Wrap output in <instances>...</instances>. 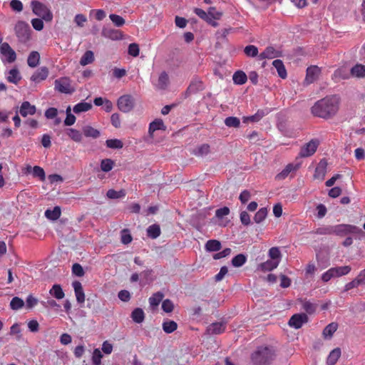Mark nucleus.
I'll list each match as a JSON object with an SVG mask.
<instances>
[{
    "mask_svg": "<svg viewBox=\"0 0 365 365\" xmlns=\"http://www.w3.org/2000/svg\"><path fill=\"white\" fill-rule=\"evenodd\" d=\"M340 98L338 96H327L317 101L311 108L313 115L323 119H330L338 112Z\"/></svg>",
    "mask_w": 365,
    "mask_h": 365,
    "instance_id": "f257e3e1",
    "label": "nucleus"
},
{
    "mask_svg": "<svg viewBox=\"0 0 365 365\" xmlns=\"http://www.w3.org/2000/svg\"><path fill=\"white\" fill-rule=\"evenodd\" d=\"M275 351L271 346H259L251 355L255 365H268L274 359Z\"/></svg>",
    "mask_w": 365,
    "mask_h": 365,
    "instance_id": "f03ea898",
    "label": "nucleus"
},
{
    "mask_svg": "<svg viewBox=\"0 0 365 365\" xmlns=\"http://www.w3.org/2000/svg\"><path fill=\"white\" fill-rule=\"evenodd\" d=\"M33 12L40 16L46 21H51L53 19V14L50 9L43 3L38 1H31Z\"/></svg>",
    "mask_w": 365,
    "mask_h": 365,
    "instance_id": "7ed1b4c3",
    "label": "nucleus"
},
{
    "mask_svg": "<svg viewBox=\"0 0 365 365\" xmlns=\"http://www.w3.org/2000/svg\"><path fill=\"white\" fill-rule=\"evenodd\" d=\"M54 88L61 93L71 94L75 88L71 86V81L68 77H61L54 82Z\"/></svg>",
    "mask_w": 365,
    "mask_h": 365,
    "instance_id": "20e7f679",
    "label": "nucleus"
},
{
    "mask_svg": "<svg viewBox=\"0 0 365 365\" xmlns=\"http://www.w3.org/2000/svg\"><path fill=\"white\" fill-rule=\"evenodd\" d=\"M14 29L19 41L24 43L29 39L31 28L27 23L19 21L16 24Z\"/></svg>",
    "mask_w": 365,
    "mask_h": 365,
    "instance_id": "39448f33",
    "label": "nucleus"
},
{
    "mask_svg": "<svg viewBox=\"0 0 365 365\" xmlns=\"http://www.w3.org/2000/svg\"><path fill=\"white\" fill-rule=\"evenodd\" d=\"M135 106V101L131 95L126 94L121 96L117 101L118 109L123 113H128L133 110Z\"/></svg>",
    "mask_w": 365,
    "mask_h": 365,
    "instance_id": "423d86ee",
    "label": "nucleus"
},
{
    "mask_svg": "<svg viewBox=\"0 0 365 365\" xmlns=\"http://www.w3.org/2000/svg\"><path fill=\"white\" fill-rule=\"evenodd\" d=\"M361 230L354 225L340 224L333 226V234L338 236H345L349 233H358Z\"/></svg>",
    "mask_w": 365,
    "mask_h": 365,
    "instance_id": "0eeeda50",
    "label": "nucleus"
},
{
    "mask_svg": "<svg viewBox=\"0 0 365 365\" xmlns=\"http://www.w3.org/2000/svg\"><path fill=\"white\" fill-rule=\"evenodd\" d=\"M0 53L4 57L3 60H5L7 63H13L16 59V52L6 42L0 45Z\"/></svg>",
    "mask_w": 365,
    "mask_h": 365,
    "instance_id": "6e6552de",
    "label": "nucleus"
},
{
    "mask_svg": "<svg viewBox=\"0 0 365 365\" xmlns=\"http://www.w3.org/2000/svg\"><path fill=\"white\" fill-rule=\"evenodd\" d=\"M318 145V140H311L309 143H306L303 147H302L299 155L302 158H307L312 155L316 152Z\"/></svg>",
    "mask_w": 365,
    "mask_h": 365,
    "instance_id": "1a4fd4ad",
    "label": "nucleus"
},
{
    "mask_svg": "<svg viewBox=\"0 0 365 365\" xmlns=\"http://www.w3.org/2000/svg\"><path fill=\"white\" fill-rule=\"evenodd\" d=\"M308 322V317L306 314H295L289 319L288 324L295 329H299Z\"/></svg>",
    "mask_w": 365,
    "mask_h": 365,
    "instance_id": "9d476101",
    "label": "nucleus"
},
{
    "mask_svg": "<svg viewBox=\"0 0 365 365\" xmlns=\"http://www.w3.org/2000/svg\"><path fill=\"white\" fill-rule=\"evenodd\" d=\"M48 73L49 71L48 68L46 66L41 67L31 76V81L35 83H39L40 81H44L47 78Z\"/></svg>",
    "mask_w": 365,
    "mask_h": 365,
    "instance_id": "9b49d317",
    "label": "nucleus"
},
{
    "mask_svg": "<svg viewBox=\"0 0 365 365\" xmlns=\"http://www.w3.org/2000/svg\"><path fill=\"white\" fill-rule=\"evenodd\" d=\"M299 168V164H293L289 163L286 165V167L282 170V172L278 173L275 178L277 180H284L288 175L292 173L297 171Z\"/></svg>",
    "mask_w": 365,
    "mask_h": 365,
    "instance_id": "f8f14e48",
    "label": "nucleus"
},
{
    "mask_svg": "<svg viewBox=\"0 0 365 365\" xmlns=\"http://www.w3.org/2000/svg\"><path fill=\"white\" fill-rule=\"evenodd\" d=\"M321 72V69L317 66H312L310 67H308L307 69V75L305 81L308 83H312L314 81H316Z\"/></svg>",
    "mask_w": 365,
    "mask_h": 365,
    "instance_id": "ddd939ff",
    "label": "nucleus"
},
{
    "mask_svg": "<svg viewBox=\"0 0 365 365\" xmlns=\"http://www.w3.org/2000/svg\"><path fill=\"white\" fill-rule=\"evenodd\" d=\"M327 161L325 160H321L315 169L314 178L315 179L323 180L327 173Z\"/></svg>",
    "mask_w": 365,
    "mask_h": 365,
    "instance_id": "4468645a",
    "label": "nucleus"
},
{
    "mask_svg": "<svg viewBox=\"0 0 365 365\" xmlns=\"http://www.w3.org/2000/svg\"><path fill=\"white\" fill-rule=\"evenodd\" d=\"M101 34L105 38H110L111 40H119L122 38V34L120 31L110 28H103Z\"/></svg>",
    "mask_w": 365,
    "mask_h": 365,
    "instance_id": "2eb2a0df",
    "label": "nucleus"
},
{
    "mask_svg": "<svg viewBox=\"0 0 365 365\" xmlns=\"http://www.w3.org/2000/svg\"><path fill=\"white\" fill-rule=\"evenodd\" d=\"M165 130L166 126L165 125L162 119L157 118L149 124L148 133L151 138H153V133L156 130Z\"/></svg>",
    "mask_w": 365,
    "mask_h": 365,
    "instance_id": "dca6fc26",
    "label": "nucleus"
},
{
    "mask_svg": "<svg viewBox=\"0 0 365 365\" xmlns=\"http://www.w3.org/2000/svg\"><path fill=\"white\" fill-rule=\"evenodd\" d=\"M72 286L74 289L77 302L80 304L83 303L85 302V294L81 283L78 281H75L72 283Z\"/></svg>",
    "mask_w": 365,
    "mask_h": 365,
    "instance_id": "f3484780",
    "label": "nucleus"
},
{
    "mask_svg": "<svg viewBox=\"0 0 365 365\" xmlns=\"http://www.w3.org/2000/svg\"><path fill=\"white\" fill-rule=\"evenodd\" d=\"M270 112L269 108H265L262 110H258L257 112L252 115L248 117H243V123H247L248 121L251 122H258L264 116L267 115Z\"/></svg>",
    "mask_w": 365,
    "mask_h": 365,
    "instance_id": "a211bd4d",
    "label": "nucleus"
},
{
    "mask_svg": "<svg viewBox=\"0 0 365 365\" xmlns=\"http://www.w3.org/2000/svg\"><path fill=\"white\" fill-rule=\"evenodd\" d=\"M36 111L35 106L31 105L29 101L22 103L20 107V114L23 117H26L28 115H34Z\"/></svg>",
    "mask_w": 365,
    "mask_h": 365,
    "instance_id": "6ab92c4d",
    "label": "nucleus"
},
{
    "mask_svg": "<svg viewBox=\"0 0 365 365\" xmlns=\"http://www.w3.org/2000/svg\"><path fill=\"white\" fill-rule=\"evenodd\" d=\"M279 56V52L276 50L272 46H268L267 47L263 52H262L259 58V59H264V58H274Z\"/></svg>",
    "mask_w": 365,
    "mask_h": 365,
    "instance_id": "aec40b11",
    "label": "nucleus"
},
{
    "mask_svg": "<svg viewBox=\"0 0 365 365\" xmlns=\"http://www.w3.org/2000/svg\"><path fill=\"white\" fill-rule=\"evenodd\" d=\"M194 12L197 16H199L202 20L205 21L209 24L212 25L214 27L217 26V23L215 21L212 20V18L209 16V14L207 12H205L203 9L195 8L194 9Z\"/></svg>",
    "mask_w": 365,
    "mask_h": 365,
    "instance_id": "412c9836",
    "label": "nucleus"
},
{
    "mask_svg": "<svg viewBox=\"0 0 365 365\" xmlns=\"http://www.w3.org/2000/svg\"><path fill=\"white\" fill-rule=\"evenodd\" d=\"M334 278L347 275L351 270L349 265L331 267Z\"/></svg>",
    "mask_w": 365,
    "mask_h": 365,
    "instance_id": "4be33fe9",
    "label": "nucleus"
},
{
    "mask_svg": "<svg viewBox=\"0 0 365 365\" xmlns=\"http://www.w3.org/2000/svg\"><path fill=\"white\" fill-rule=\"evenodd\" d=\"M232 80L237 85H243L247 81V76L242 71H237L232 76Z\"/></svg>",
    "mask_w": 365,
    "mask_h": 365,
    "instance_id": "5701e85b",
    "label": "nucleus"
},
{
    "mask_svg": "<svg viewBox=\"0 0 365 365\" xmlns=\"http://www.w3.org/2000/svg\"><path fill=\"white\" fill-rule=\"evenodd\" d=\"M278 265H279L278 261L272 260L270 259L263 263H261L259 265V267L263 272H268V271H272L274 269L277 268Z\"/></svg>",
    "mask_w": 365,
    "mask_h": 365,
    "instance_id": "b1692460",
    "label": "nucleus"
},
{
    "mask_svg": "<svg viewBox=\"0 0 365 365\" xmlns=\"http://www.w3.org/2000/svg\"><path fill=\"white\" fill-rule=\"evenodd\" d=\"M341 356V349L339 348H336L333 349L328 356L327 360V365H334Z\"/></svg>",
    "mask_w": 365,
    "mask_h": 365,
    "instance_id": "393cba45",
    "label": "nucleus"
},
{
    "mask_svg": "<svg viewBox=\"0 0 365 365\" xmlns=\"http://www.w3.org/2000/svg\"><path fill=\"white\" fill-rule=\"evenodd\" d=\"M130 317L134 322L140 324L145 319V313L141 308H135L132 312Z\"/></svg>",
    "mask_w": 365,
    "mask_h": 365,
    "instance_id": "a878e982",
    "label": "nucleus"
},
{
    "mask_svg": "<svg viewBox=\"0 0 365 365\" xmlns=\"http://www.w3.org/2000/svg\"><path fill=\"white\" fill-rule=\"evenodd\" d=\"M66 132L68 136L74 142L81 143L82 141L83 135L79 130L73 128H68Z\"/></svg>",
    "mask_w": 365,
    "mask_h": 365,
    "instance_id": "bb28decb",
    "label": "nucleus"
},
{
    "mask_svg": "<svg viewBox=\"0 0 365 365\" xmlns=\"http://www.w3.org/2000/svg\"><path fill=\"white\" fill-rule=\"evenodd\" d=\"M225 327L222 323H212L207 329L210 334H219L224 331Z\"/></svg>",
    "mask_w": 365,
    "mask_h": 365,
    "instance_id": "cd10ccee",
    "label": "nucleus"
},
{
    "mask_svg": "<svg viewBox=\"0 0 365 365\" xmlns=\"http://www.w3.org/2000/svg\"><path fill=\"white\" fill-rule=\"evenodd\" d=\"M40 61V55L38 51H32L28 56L27 63L31 68L36 67Z\"/></svg>",
    "mask_w": 365,
    "mask_h": 365,
    "instance_id": "c85d7f7f",
    "label": "nucleus"
},
{
    "mask_svg": "<svg viewBox=\"0 0 365 365\" xmlns=\"http://www.w3.org/2000/svg\"><path fill=\"white\" fill-rule=\"evenodd\" d=\"M272 65L277 69L278 75L280 78H285L287 77V71L283 62L281 60H274L272 62Z\"/></svg>",
    "mask_w": 365,
    "mask_h": 365,
    "instance_id": "c756f323",
    "label": "nucleus"
},
{
    "mask_svg": "<svg viewBox=\"0 0 365 365\" xmlns=\"http://www.w3.org/2000/svg\"><path fill=\"white\" fill-rule=\"evenodd\" d=\"M83 133L86 137L97 138L100 136V131L90 125H86L83 128Z\"/></svg>",
    "mask_w": 365,
    "mask_h": 365,
    "instance_id": "7c9ffc66",
    "label": "nucleus"
},
{
    "mask_svg": "<svg viewBox=\"0 0 365 365\" xmlns=\"http://www.w3.org/2000/svg\"><path fill=\"white\" fill-rule=\"evenodd\" d=\"M61 210L60 207L56 206L53 210H46L45 212V216L50 220H56L61 216Z\"/></svg>",
    "mask_w": 365,
    "mask_h": 365,
    "instance_id": "2f4dec72",
    "label": "nucleus"
},
{
    "mask_svg": "<svg viewBox=\"0 0 365 365\" xmlns=\"http://www.w3.org/2000/svg\"><path fill=\"white\" fill-rule=\"evenodd\" d=\"M6 78L9 82L17 84L21 80V77L17 68H12L9 71Z\"/></svg>",
    "mask_w": 365,
    "mask_h": 365,
    "instance_id": "473e14b6",
    "label": "nucleus"
},
{
    "mask_svg": "<svg viewBox=\"0 0 365 365\" xmlns=\"http://www.w3.org/2000/svg\"><path fill=\"white\" fill-rule=\"evenodd\" d=\"M51 296L57 299H61L65 297V294L60 284H54L49 291Z\"/></svg>",
    "mask_w": 365,
    "mask_h": 365,
    "instance_id": "72a5a7b5",
    "label": "nucleus"
},
{
    "mask_svg": "<svg viewBox=\"0 0 365 365\" xmlns=\"http://www.w3.org/2000/svg\"><path fill=\"white\" fill-rule=\"evenodd\" d=\"M92 108V104L87 102H80L74 106L73 110L75 113L88 111Z\"/></svg>",
    "mask_w": 365,
    "mask_h": 365,
    "instance_id": "f704fd0d",
    "label": "nucleus"
},
{
    "mask_svg": "<svg viewBox=\"0 0 365 365\" xmlns=\"http://www.w3.org/2000/svg\"><path fill=\"white\" fill-rule=\"evenodd\" d=\"M160 227L157 224L152 225L147 229L148 236L152 239H156L160 235Z\"/></svg>",
    "mask_w": 365,
    "mask_h": 365,
    "instance_id": "c9c22d12",
    "label": "nucleus"
},
{
    "mask_svg": "<svg viewBox=\"0 0 365 365\" xmlns=\"http://www.w3.org/2000/svg\"><path fill=\"white\" fill-rule=\"evenodd\" d=\"M338 324L337 323L332 322L329 324L323 330V336L325 338H331L334 333L337 330Z\"/></svg>",
    "mask_w": 365,
    "mask_h": 365,
    "instance_id": "e433bc0d",
    "label": "nucleus"
},
{
    "mask_svg": "<svg viewBox=\"0 0 365 365\" xmlns=\"http://www.w3.org/2000/svg\"><path fill=\"white\" fill-rule=\"evenodd\" d=\"M203 89V83L201 81L195 80L191 82L187 88V93H194Z\"/></svg>",
    "mask_w": 365,
    "mask_h": 365,
    "instance_id": "4c0bfd02",
    "label": "nucleus"
},
{
    "mask_svg": "<svg viewBox=\"0 0 365 365\" xmlns=\"http://www.w3.org/2000/svg\"><path fill=\"white\" fill-rule=\"evenodd\" d=\"M163 329L167 334H171L178 328V324L173 320H168L163 323Z\"/></svg>",
    "mask_w": 365,
    "mask_h": 365,
    "instance_id": "58836bf2",
    "label": "nucleus"
},
{
    "mask_svg": "<svg viewBox=\"0 0 365 365\" xmlns=\"http://www.w3.org/2000/svg\"><path fill=\"white\" fill-rule=\"evenodd\" d=\"M205 249L209 252H216L221 249V243L216 240H210L205 244Z\"/></svg>",
    "mask_w": 365,
    "mask_h": 365,
    "instance_id": "ea45409f",
    "label": "nucleus"
},
{
    "mask_svg": "<svg viewBox=\"0 0 365 365\" xmlns=\"http://www.w3.org/2000/svg\"><path fill=\"white\" fill-rule=\"evenodd\" d=\"M94 61V54L91 51H87L84 53L80 60V64L81 66H86L93 63Z\"/></svg>",
    "mask_w": 365,
    "mask_h": 365,
    "instance_id": "a19ab883",
    "label": "nucleus"
},
{
    "mask_svg": "<svg viewBox=\"0 0 365 365\" xmlns=\"http://www.w3.org/2000/svg\"><path fill=\"white\" fill-rule=\"evenodd\" d=\"M351 73L353 76L362 78L365 76V66L361 64L354 66L351 69Z\"/></svg>",
    "mask_w": 365,
    "mask_h": 365,
    "instance_id": "79ce46f5",
    "label": "nucleus"
},
{
    "mask_svg": "<svg viewBox=\"0 0 365 365\" xmlns=\"http://www.w3.org/2000/svg\"><path fill=\"white\" fill-rule=\"evenodd\" d=\"M169 83L168 75L165 72H162L159 76L158 81V88L160 89H165Z\"/></svg>",
    "mask_w": 365,
    "mask_h": 365,
    "instance_id": "37998d69",
    "label": "nucleus"
},
{
    "mask_svg": "<svg viewBox=\"0 0 365 365\" xmlns=\"http://www.w3.org/2000/svg\"><path fill=\"white\" fill-rule=\"evenodd\" d=\"M163 294L160 292H158L155 294H153L150 298H149V303L150 306L152 307H157L159 305L160 302L163 299Z\"/></svg>",
    "mask_w": 365,
    "mask_h": 365,
    "instance_id": "c03bdc74",
    "label": "nucleus"
},
{
    "mask_svg": "<svg viewBox=\"0 0 365 365\" xmlns=\"http://www.w3.org/2000/svg\"><path fill=\"white\" fill-rule=\"evenodd\" d=\"M247 261V257L243 254H238L232 259V264L235 267H242Z\"/></svg>",
    "mask_w": 365,
    "mask_h": 365,
    "instance_id": "a18cd8bd",
    "label": "nucleus"
},
{
    "mask_svg": "<svg viewBox=\"0 0 365 365\" xmlns=\"http://www.w3.org/2000/svg\"><path fill=\"white\" fill-rule=\"evenodd\" d=\"M210 152V146L208 144H202L193 150V154L197 156L202 157Z\"/></svg>",
    "mask_w": 365,
    "mask_h": 365,
    "instance_id": "49530a36",
    "label": "nucleus"
},
{
    "mask_svg": "<svg viewBox=\"0 0 365 365\" xmlns=\"http://www.w3.org/2000/svg\"><path fill=\"white\" fill-rule=\"evenodd\" d=\"M114 166V161L111 159L106 158L103 159L101 162V169L103 172H109L110 171Z\"/></svg>",
    "mask_w": 365,
    "mask_h": 365,
    "instance_id": "de8ad7c7",
    "label": "nucleus"
},
{
    "mask_svg": "<svg viewBox=\"0 0 365 365\" xmlns=\"http://www.w3.org/2000/svg\"><path fill=\"white\" fill-rule=\"evenodd\" d=\"M106 145L113 149H120L123 147V142L118 139H108L106 141Z\"/></svg>",
    "mask_w": 365,
    "mask_h": 365,
    "instance_id": "09e8293b",
    "label": "nucleus"
},
{
    "mask_svg": "<svg viewBox=\"0 0 365 365\" xmlns=\"http://www.w3.org/2000/svg\"><path fill=\"white\" fill-rule=\"evenodd\" d=\"M267 215V209L266 207H262L256 212L254 217V220L256 223H260L266 218Z\"/></svg>",
    "mask_w": 365,
    "mask_h": 365,
    "instance_id": "8fccbe9b",
    "label": "nucleus"
},
{
    "mask_svg": "<svg viewBox=\"0 0 365 365\" xmlns=\"http://www.w3.org/2000/svg\"><path fill=\"white\" fill-rule=\"evenodd\" d=\"M106 196L110 199H118L125 196V192L123 190L116 191L113 189H110L106 193Z\"/></svg>",
    "mask_w": 365,
    "mask_h": 365,
    "instance_id": "3c124183",
    "label": "nucleus"
},
{
    "mask_svg": "<svg viewBox=\"0 0 365 365\" xmlns=\"http://www.w3.org/2000/svg\"><path fill=\"white\" fill-rule=\"evenodd\" d=\"M269 257L271 259L278 261L279 262L281 259V252L278 247H274L269 250Z\"/></svg>",
    "mask_w": 365,
    "mask_h": 365,
    "instance_id": "603ef678",
    "label": "nucleus"
},
{
    "mask_svg": "<svg viewBox=\"0 0 365 365\" xmlns=\"http://www.w3.org/2000/svg\"><path fill=\"white\" fill-rule=\"evenodd\" d=\"M24 305V301L18 297H14L10 302V307L14 310L19 309L22 308Z\"/></svg>",
    "mask_w": 365,
    "mask_h": 365,
    "instance_id": "864d4df0",
    "label": "nucleus"
},
{
    "mask_svg": "<svg viewBox=\"0 0 365 365\" xmlns=\"http://www.w3.org/2000/svg\"><path fill=\"white\" fill-rule=\"evenodd\" d=\"M109 18L114 25L118 27H120L125 24V19L119 15L111 14H110Z\"/></svg>",
    "mask_w": 365,
    "mask_h": 365,
    "instance_id": "5fc2aeb1",
    "label": "nucleus"
},
{
    "mask_svg": "<svg viewBox=\"0 0 365 365\" xmlns=\"http://www.w3.org/2000/svg\"><path fill=\"white\" fill-rule=\"evenodd\" d=\"M76 119L75 115L71 113V108L68 106L66 109V118L64 120V125L71 126L75 123Z\"/></svg>",
    "mask_w": 365,
    "mask_h": 365,
    "instance_id": "6e6d98bb",
    "label": "nucleus"
},
{
    "mask_svg": "<svg viewBox=\"0 0 365 365\" xmlns=\"http://www.w3.org/2000/svg\"><path fill=\"white\" fill-rule=\"evenodd\" d=\"M244 52L249 57H255L258 55V48L254 45L247 46Z\"/></svg>",
    "mask_w": 365,
    "mask_h": 365,
    "instance_id": "4d7b16f0",
    "label": "nucleus"
},
{
    "mask_svg": "<svg viewBox=\"0 0 365 365\" xmlns=\"http://www.w3.org/2000/svg\"><path fill=\"white\" fill-rule=\"evenodd\" d=\"M302 309L308 314H313L317 309V305L309 302L305 301L302 303Z\"/></svg>",
    "mask_w": 365,
    "mask_h": 365,
    "instance_id": "13d9d810",
    "label": "nucleus"
},
{
    "mask_svg": "<svg viewBox=\"0 0 365 365\" xmlns=\"http://www.w3.org/2000/svg\"><path fill=\"white\" fill-rule=\"evenodd\" d=\"M103 354L98 349H95L93 352L92 361L94 365H101Z\"/></svg>",
    "mask_w": 365,
    "mask_h": 365,
    "instance_id": "bf43d9fd",
    "label": "nucleus"
},
{
    "mask_svg": "<svg viewBox=\"0 0 365 365\" xmlns=\"http://www.w3.org/2000/svg\"><path fill=\"white\" fill-rule=\"evenodd\" d=\"M133 237L130 234V231L128 229H124L121 231V242L124 245H128L131 242Z\"/></svg>",
    "mask_w": 365,
    "mask_h": 365,
    "instance_id": "052dcab7",
    "label": "nucleus"
},
{
    "mask_svg": "<svg viewBox=\"0 0 365 365\" xmlns=\"http://www.w3.org/2000/svg\"><path fill=\"white\" fill-rule=\"evenodd\" d=\"M33 175L34 177H38L41 181H44L46 178V175L43 169L39 166H34L33 169Z\"/></svg>",
    "mask_w": 365,
    "mask_h": 365,
    "instance_id": "680f3d73",
    "label": "nucleus"
},
{
    "mask_svg": "<svg viewBox=\"0 0 365 365\" xmlns=\"http://www.w3.org/2000/svg\"><path fill=\"white\" fill-rule=\"evenodd\" d=\"M162 309L165 312L170 313L173 312L174 309L173 303L168 299H165L162 303Z\"/></svg>",
    "mask_w": 365,
    "mask_h": 365,
    "instance_id": "e2e57ef3",
    "label": "nucleus"
},
{
    "mask_svg": "<svg viewBox=\"0 0 365 365\" xmlns=\"http://www.w3.org/2000/svg\"><path fill=\"white\" fill-rule=\"evenodd\" d=\"M139 52H140V49H139V46L137 43H130L128 46V54L133 56V57H136L139 55Z\"/></svg>",
    "mask_w": 365,
    "mask_h": 365,
    "instance_id": "0e129e2a",
    "label": "nucleus"
},
{
    "mask_svg": "<svg viewBox=\"0 0 365 365\" xmlns=\"http://www.w3.org/2000/svg\"><path fill=\"white\" fill-rule=\"evenodd\" d=\"M72 272L77 277H82L84 275V271L82 266L78 263H75L72 266Z\"/></svg>",
    "mask_w": 365,
    "mask_h": 365,
    "instance_id": "69168bd1",
    "label": "nucleus"
},
{
    "mask_svg": "<svg viewBox=\"0 0 365 365\" xmlns=\"http://www.w3.org/2000/svg\"><path fill=\"white\" fill-rule=\"evenodd\" d=\"M316 233L318 235H332L333 226H326L319 227L316 230Z\"/></svg>",
    "mask_w": 365,
    "mask_h": 365,
    "instance_id": "338daca9",
    "label": "nucleus"
},
{
    "mask_svg": "<svg viewBox=\"0 0 365 365\" xmlns=\"http://www.w3.org/2000/svg\"><path fill=\"white\" fill-rule=\"evenodd\" d=\"M10 6L14 11L18 12L23 10V4L19 0H11L10 2Z\"/></svg>",
    "mask_w": 365,
    "mask_h": 365,
    "instance_id": "774afa93",
    "label": "nucleus"
}]
</instances>
